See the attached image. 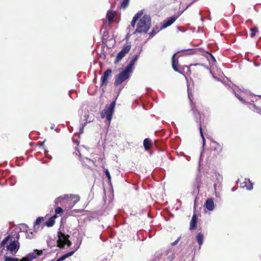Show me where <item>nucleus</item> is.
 <instances>
[{
    "label": "nucleus",
    "instance_id": "obj_22",
    "mask_svg": "<svg viewBox=\"0 0 261 261\" xmlns=\"http://www.w3.org/2000/svg\"><path fill=\"white\" fill-rule=\"evenodd\" d=\"M57 218V215H54L51 216L49 219L45 222V225L47 227L53 226L55 222V219Z\"/></svg>",
    "mask_w": 261,
    "mask_h": 261
},
{
    "label": "nucleus",
    "instance_id": "obj_4",
    "mask_svg": "<svg viewBox=\"0 0 261 261\" xmlns=\"http://www.w3.org/2000/svg\"><path fill=\"white\" fill-rule=\"evenodd\" d=\"M188 96L191 100V110L192 112L194 119L197 123V124L199 125V128L200 130V136L202 139V146H204L205 144V139L203 135V133L202 132L201 124V115L200 112L197 110L195 105L191 101V96L188 93Z\"/></svg>",
    "mask_w": 261,
    "mask_h": 261
},
{
    "label": "nucleus",
    "instance_id": "obj_27",
    "mask_svg": "<svg viewBox=\"0 0 261 261\" xmlns=\"http://www.w3.org/2000/svg\"><path fill=\"white\" fill-rule=\"evenodd\" d=\"M134 66L131 65L130 64H128V65L125 67V69L122 70L123 72L126 73L127 74L130 75V73L133 71V67Z\"/></svg>",
    "mask_w": 261,
    "mask_h": 261
},
{
    "label": "nucleus",
    "instance_id": "obj_11",
    "mask_svg": "<svg viewBox=\"0 0 261 261\" xmlns=\"http://www.w3.org/2000/svg\"><path fill=\"white\" fill-rule=\"evenodd\" d=\"M19 248V244L17 241H12L9 245H7V249L12 254H15L18 250Z\"/></svg>",
    "mask_w": 261,
    "mask_h": 261
},
{
    "label": "nucleus",
    "instance_id": "obj_21",
    "mask_svg": "<svg viewBox=\"0 0 261 261\" xmlns=\"http://www.w3.org/2000/svg\"><path fill=\"white\" fill-rule=\"evenodd\" d=\"M214 150L216 151L217 153H220L222 150V146L216 142H213V146Z\"/></svg>",
    "mask_w": 261,
    "mask_h": 261
},
{
    "label": "nucleus",
    "instance_id": "obj_35",
    "mask_svg": "<svg viewBox=\"0 0 261 261\" xmlns=\"http://www.w3.org/2000/svg\"><path fill=\"white\" fill-rule=\"evenodd\" d=\"M215 177L218 183L221 182L222 181V177L221 175L218 173H215Z\"/></svg>",
    "mask_w": 261,
    "mask_h": 261
},
{
    "label": "nucleus",
    "instance_id": "obj_37",
    "mask_svg": "<svg viewBox=\"0 0 261 261\" xmlns=\"http://www.w3.org/2000/svg\"><path fill=\"white\" fill-rule=\"evenodd\" d=\"M180 238H181L180 237H178L174 242L171 243V245L172 246L176 245L178 243V242L179 241Z\"/></svg>",
    "mask_w": 261,
    "mask_h": 261
},
{
    "label": "nucleus",
    "instance_id": "obj_26",
    "mask_svg": "<svg viewBox=\"0 0 261 261\" xmlns=\"http://www.w3.org/2000/svg\"><path fill=\"white\" fill-rule=\"evenodd\" d=\"M162 29H161V28H159L158 26H155L153 28L152 30L149 33V35L150 37H153L155 35H156L159 32H160Z\"/></svg>",
    "mask_w": 261,
    "mask_h": 261
},
{
    "label": "nucleus",
    "instance_id": "obj_40",
    "mask_svg": "<svg viewBox=\"0 0 261 261\" xmlns=\"http://www.w3.org/2000/svg\"><path fill=\"white\" fill-rule=\"evenodd\" d=\"M213 78H214V79H215L216 80H217V81H220V79H219L218 77H216V76H214V75H213Z\"/></svg>",
    "mask_w": 261,
    "mask_h": 261
},
{
    "label": "nucleus",
    "instance_id": "obj_19",
    "mask_svg": "<svg viewBox=\"0 0 261 261\" xmlns=\"http://www.w3.org/2000/svg\"><path fill=\"white\" fill-rule=\"evenodd\" d=\"M197 223V218L195 214H194L192 216V219L190 221V229L193 230L196 229Z\"/></svg>",
    "mask_w": 261,
    "mask_h": 261
},
{
    "label": "nucleus",
    "instance_id": "obj_30",
    "mask_svg": "<svg viewBox=\"0 0 261 261\" xmlns=\"http://www.w3.org/2000/svg\"><path fill=\"white\" fill-rule=\"evenodd\" d=\"M10 239V235H8L7 237H6L1 242L0 244L1 247H3L5 246V245L7 243L9 239Z\"/></svg>",
    "mask_w": 261,
    "mask_h": 261
},
{
    "label": "nucleus",
    "instance_id": "obj_7",
    "mask_svg": "<svg viewBox=\"0 0 261 261\" xmlns=\"http://www.w3.org/2000/svg\"><path fill=\"white\" fill-rule=\"evenodd\" d=\"M64 199L68 200L70 204V208H71L80 200V197L77 195L65 194L55 199L54 201L55 205H58L61 200Z\"/></svg>",
    "mask_w": 261,
    "mask_h": 261
},
{
    "label": "nucleus",
    "instance_id": "obj_29",
    "mask_svg": "<svg viewBox=\"0 0 261 261\" xmlns=\"http://www.w3.org/2000/svg\"><path fill=\"white\" fill-rule=\"evenodd\" d=\"M141 51V50H140V52L138 54L135 55L134 56L133 59L129 62V64H130L131 65H133V66L135 65V62L138 60V59L140 56V54Z\"/></svg>",
    "mask_w": 261,
    "mask_h": 261
},
{
    "label": "nucleus",
    "instance_id": "obj_25",
    "mask_svg": "<svg viewBox=\"0 0 261 261\" xmlns=\"http://www.w3.org/2000/svg\"><path fill=\"white\" fill-rule=\"evenodd\" d=\"M25 227L26 228V230H25L26 238L29 239H32L33 238H34L35 237V232H34L30 230L27 229V228H28L27 226H25Z\"/></svg>",
    "mask_w": 261,
    "mask_h": 261
},
{
    "label": "nucleus",
    "instance_id": "obj_18",
    "mask_svg": "<svg viewBox=\"0 0 261 261\" xmlns=\"http://www.w3.org/2000/svg\"><path fill=\"white\" fill-rule=\"evenodd\" d=\"M116 13L115 11L109 10L107 11V18L108 20L109 23H112L113 20L115 16H116Z\"/></svg>",
    "mask_w": 261,
    "mask_h": 261
},
{
    "label": "nucleus",
    "instance_id": "obj_28",
    "mask_svg": "<svg viewBox=\"0 0 261 261\" xmlns=\"http://www.w3.org/2000/svg\"><path fill=\"white\" fill-rule=\"evenodd\" d=\"M197 49H187L182 50L181 52L185 53L186 55H193L197 54Z\"/></svg>",
    "mask_w": 261,
    "mask_h": 261
},
{
    "label": "nucleus",
    "instance_id": "obj_1",
    "mask_svg": "<svg viewBox=\"0 0 261 261\" xmlns=\"http://www.w3.org/2000/svg\"><path fill=\"white\" fill-rule=\"evenodd\" d=\"M143 14V10L138 11L133 17L131 21V27H129V34H146L151 27V17L148 15Z\"/></svg>",
    "mask_w": 261,
    "mask_h": 261
},
{
    "label": "nucleus",
    "instance_id": "obj_5",
    "mask_svg": "<svg viewBox=\"0 0 261 261\" xmlns=\"http://www.w3.org/2000/svg\"><path fill=\"white\" fill-rule=\"evenodd\" d=\"M116 101H113L109 106H107L100 113V116L102 118H106L108 121V125L110 124L113 114L114 112Z\"/></svg>",
    "mask_w": 261,
    "mask_h": 261
},
{
    "label": "nucleus",
    "instance_id": "obj_14",
    "mask_svg": "<svg viewBox=\"0 0 261 261\" xmlns=\"http://www.w3.org/2000/svg\"><path fill=\"white\" fill-rule=\"evenodd\" d=\"M112 70L111 69L106 70L101 77V86H107L108 84V79L111 76Z\"/></svg>",
    "mask_w": 261,
    "mask_h": 261
},
{
    "label": "nucleus",
    "instance_id": "obj_34",
    "mask_svg": "<svg viewBox=\"0 0 261 261\" xmlns=\"http://www.w3.org/2000/svg\"><path fill=\"white\" fill-rule=\"evenodd\" d=\"M104 172L105 173V175L107 177V178L108 179V180L110 181L111 177L110 173V172L109 171L108 169H104Z\"/></svg>",
    "mask_w": 261,
    "mask_h": 261
},
{
    "label": "nucleus",
    "instance_id": "obj_31",
    "mask_svg": "<svg viewBox=\"0 0 261 261\" xmlns=\"http://www.w3.org/2000/svg\"><path fill=\"white\" fill-rule=\"evenodd\" d=\"M129 0H123L120 4L121 8L125 9L129 4Z\"/></svg>",
    "mask_w": 261,
    "mask_h": 261
},
{
    "label": "nucleus",
    "instance_id": "obj_33",
    "mask_svg": "<svg viewBox=\"0 0 261 261\" xmlns=\"http://www.w3.org/2000/svg\"><path fill=\"white\" fill-rule=\"evenodd\" d=\"M250 31L251 32L250 36H251V37L253 38L255 36L256 33L258 31V30H257V28L255 27V28H251Z\"/></svg>",
    "mask_w": 261,
    "mask_h": 261
},
{
    "label": "nucleus",
    "instance_id": "obj_42",
    "mask_svg": "<svg viewBox=\"0 0 261 261\" xmlns=\"http://www.w3.org/2000/svg\"><path fill=\"white\" fill-rule=\"evenodd\" d=\"M236 189L235 188V187H233V188H232L231 189V191H236Z\"/></svg>",
    "mask_w": 261,
    "mask_h": 261
},
{
    "label": "nucleus",
    "instance_id": "obj_36",
    "mask_svg": "<svg viewBox=\"0 0 261 261\" xmlns=\"http://www.w3.org/2000/svg\"><path fill=\"white\" fill-rule=\"evenodd\" d=\"M63 209L61 207H58L55 209V213H56L55 215H56L57 214H62L63 213Z\"/></svg>",
    "mask_w": 261,
    "mask_h": 261
},
{
    "label": "nucleus",
    "instance_id": "obj_8",
    "mask_svg": "<svg viewBox=\"0 0 261 261\" xmlns=\"http://www.w3.org/2000/svg\"><path fill=\"white\" fill-rule=\"evenodd\" d=\"M130 48V44L127 45L123 47L122 48V49L118 53L115 59V60L114 61L115 64H118L129 51Z\"/></svg>",
    "mask_w": 261,
    "mask_h": 261
},
{
    "label": "nucleus",
    "instance_id": "obj_44",
    "mask_svg": "<svg viewBox=\"0 0 261 261\" xmlns=\"http://www.w3.org/2000/svg\"><path fill=\"white\" fill-rule=\"evenodd\" d=\"M216 186H217V184L215 182L214 185V188L216 190Z\"/></svg>",
    "mask_w": 261,
    "mask_h": 261
},
{
    "label": "nucleus",
    "instance_id": "obj_43",
    "mask_svg": "<svg viewBox=\"0 0 261 261\" xmlns=\"http://www.w3.org/2000/svg\"><path fill=\"white\" fill-rule=\"evenodd\" d=\"M122 90V88H120L119 90H118V95H119V93L120 92V91H121Z\"/></svg>",
    "mask_w": 261,
    "mask_h": 261
},
{
    "label": "nucleus",
    "instance_id": "obj_17",
    "mask_svg": "<svg viewBox=\"0 0 261 261\" xmlns=\"http://www.w3.org/2000/svg\"><path fill=\"white\" fill-rule=\"evenodd\" d=\"M43 217H38L34 223V231L36 232L40 229V224L43 221Z\"/></svg>",
    "mask_w": 261,
    "mask_h": 261
},
{
    "label": "nucleus",
    "instance_id": "obj_46",
    "mask_svg": "<svg viewBox=\"0 0 261 261\" xmlns=\"http://www.w3.org/2000/svg\"><path fill=\"white\" fill-rule=\"evenodd\" d=\"M19 237V235H18V236H17V237L18 239Z\"/></svg>",
    "mask_w": 261,
    "mask_h": 261
},
{
    "label": "nucleus",
    "instance_id": "obj_6",
    "mask_svg": "<svg viewBox=\"0 0 261 261\" xmlns=\"http://www.w3.org/2000/svg\"><path fill=\"white\" fill-rule=\"evenodd\" d=\"M69 236L62 232L60 229L58 232V246L62 248L69 247L71 242L69 240Z\"/></svg>",
    "mask_w": 261,
    "mask_h": 261
},
{
    "label": "nucleus",
    "instance_id": "obj_2",
    "mask_svg": "<svg viewBox=\"0 0 261 261\" xmlns=\"http://www.w3.org/2000/svg\"><path fill=\"white\" fill-rule=\"evenodd\" d=\"M234 93L236 97L241 102L247 105L250 110L261 115V108L257 107L254 104L257 101L258 97H261L260 95H256L247 92H242L241 94L234 92Z\"/></svg>",
    "mask_w": 261,
    "mask_h": 261
},
{
    "label": "nucleus",
    "instance_id": "obj_13",
    "mask_svg": "<svg viewBox=\"0 0 261 261\" xmlns=\"http://www.w3.org/2000/svg\"><path fill=\"white\" fill-rule=\"evenodd\" d=\"M178 16L173 15L169 18H168L165 20L163 22L162 25L161 27V29H164L168 27L171 25L177 19Z\"/></svg>",
    "mask_w": 261,
    "mask_h": 261
},
{
    "label": "nucleus",
    "instance_id": "obj_9",
    "mask_svg": "<svg viewBox=\"0 0 261 261\" xmlns=\"http://www.w3.org/2000/svg\"><path fill=\"white\" fill-rule=\"evenodd\" d=\"M43 251L42 250H34L33 252L29 253L25 257L21 259V261H32L34 258L41 255Z\"/></svg>",
    "mask_w": 261,
    "mask_h": 261
},
{
    "label": "nucleus",
    "instance_id": "obj_38",
    "mask_svg": "<svg viewBox=\"0 0 261 261\" xmlns=\"http://www.w3.org/2000/svg\"><path fill=\"white\" fill-rule=\"evenodd\" d=\"M210 56H211V58H212V60H213L214 61H215H215H216V59H215V57H214L212 54H210Z\"/></svg>",
    "mask_w": 261,
    "mask_h": 261
},
{
    "label": "nucleus",
    "instance_id": "obj_24",
    "mask_svg": "<svg viewBox=\"0 0 261 261\" xmlns=\"http://www.w3.org/2000/svg\"><path fill=\"white\" fill-rule=\"evenodd\" d=\"M143 146L146 150H148L152 146L151 140L148 138H146L143 141Z\"/></svg>",
    "mask_w": 261,
    "mask_h": 261
},
{
    "label": "nucleus",
    "instance_id": "obj_39",
    "mask_svg": "<svg viewBox=\"0 0 261 261\" xmlns=\"http://www.w3.org/2000/svg\"><path fill=\"white\" fill-rule=\"evenodd\" d=\"M75 153L76 154V155H77L79 153L80 158H81V153L80 152V151L78 150H77V152H75Z\"/></svg>",
    "mask_w": 261,
    "mask_h": 261
},
{
    "label": "nucleus",
    "instance_id": "obj_41",
    "mask_svg": "<svg viewBox=\"0 0 261 261\" xmlns=\"http://www.w3.org/2000/svg\"><path fill=\"white\" fill-rule=\"evenodd\" d=\"M54 127H55V125L54 124H52L51 127H50V128L51 129H53L54 128Z\"/></svg>",
    "mask_w": 261,
    "mask_h": 261
},
{
    "label": "nucleus",
    "instance_id": "obj_23",
    "mask_svg": "<svg viewBox=\"0 0 261 261\" xmlns=\"http://www.w3.org/2000/svg\"><path fill=\"white\" fill-rule=\"evenodd\" d=\"M84 117H85L84 120L86 121V122L84 123V125H83L82 127H80V132L81 134L83 133V129H84V126L86 125V124L87 123H89L93 121L92 117H91V118H89L90 116L89 115L85 114Z\"/></svg>",
    "mask_w": 261,
    "mask_h": 261
},
{
    "label": "nucleus",
    "instance_id": "obj_10",
    "mask_svg": "<svg viewBox=\"0 0 261 261\" xmlns=\"http://www.w3.org/2000/svg\"><path fill=\"white\" fill-rule=\"evenodd\" d=\"M130 75L127 74L123 71H121L115 80V86H116L121 84L125 80L128 79Z\"/></svg>",
    "mask_w": 261,
    "mask_h": 261
},
{
    "label": "nucleus",
    "instance_id": "obj_32",
    "mask_svg": "<svg viewBox=\"0 0 261 261\" xmlns=\"http://www.w3.org/2000/svg\"><path fill=\"white\" fill-rule=\"evenodd\" d=\"M4 261H21V259H19L18 258H14L5 256L4 257Z\"/></svg>",
    "mask_w": 261,
    "mask_h": 261
},
{
    "label": "nucleus",
    "instance_id": "obj_16",
    "mask_svg": "<svg viewBox=\"0 0 261 261\" xmlns=\"http://www.w3.org/2000/svg\"><path fill=\"white\" fill-rule=\"evenodd\" d=\"M204 206L210 211H212L215 207L214 200L212 198H208L206 199Z\"/></svg>",
    "mask_w": 261,
    "mask_h": 261
},
{
    "label": "nucleus",
    "instance_id": "obj_3",
    "mask_svg": "<svg viewBox=\"0 0 261 261\" xmlns=\"http://www.w3.org/2000/svg\"><path fill=\"white\" fill-rule=\"evenodd\" d=\"M177 54V53L174 54L172 57V67H173V69L174 70V71L178 72L179 73H181V74L184 75V72H185V69H187V72L190 73L191 72L190 68L193 66H203V67H205L207 69L208 68L207 67L204 66L202 63L191 64L189 66H185L184 67H181V66H179V67H178L177 65V64L178 63V61L177 60L176 61V58H175Z\"/></svg>",
    "mask_w": 261,
    "mask_h": 261
},
{
    "label": "nucleus",
    "instance_id": "obj_12",
    "mask_svg": "<svg viewBox=\"0 0 261 261\" xmlns=\"http://www.w3.org/2000/svg\"><path fill=\"white\" fill-rule=\"evenodd\" d=\"M82 243V240L80 241V242L78 244H76V246H74V250L71 251H70L68 253H66L61 256H60L56 261H63L66 258L69 257V256L72 255L75 251H76L80 247Z\"/></svg>",
    "mask_w": 261,
    "mask_h": 261
},
{
    "label": "nucleus",
    "instance_id": "obj_45",
    "mask_svg": "<svg viewBox=\"0 0 261 261\" xmlns=\"http://www.w3.org/2000/svg\"><path fill=\"white\" fill-rule=\"evenodd\" d=\"M55 130L57 132H59V130H58L57 129H56Z\"/></svg>",
    "mask_w": 261,
    "mask_h": 261
},
{
    "label": "nucleus",
    "instance_id": "obj_20",
    "mask_svg": "<svg viewBox=\"0 0 261 261\" xmlns=\"http://www.w3.org/2000/svg\"><path fill=\"white\" fill-rule=\"evenodd\" d=\"M203 240H204V236L203 234L200 232H198L196 236V240L199 244V249H200L201 248V246L203 244Z\"/></svg>",
    "mask_w": 261,
    "mask_h": 261
},
{
    "label": "nucleus",
    "instance_id": "obj_15",
    "mask_svg": "<svg viewBox=\"0 0 261 261\" xmlns=\"http://www.w3.org/2000/svg\"><path fill=\"white\" fill-rule=\"evenodd\" d=\"M241 187L250 191L253 189V183L249 179L245 178L244 181L241 184Z\"/></svg>",
    "mask_w": 261,
    "mask_h": 261
}]
</instances>
